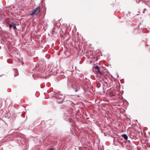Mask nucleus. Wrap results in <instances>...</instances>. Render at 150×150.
Instances as JSON below:
<instances>
[{
  "label": "nucleus",
  "mask_w": 150,
  "mask_h": 150,
  "mask_svg": "<svg viewBox=\"0 0 150 150\" xmlns=\"http://www.w3.org/2000/svg\"><path fill=\"white\" fill-rule=\"evenodd\" d=\"M79 90V88H76L75 89V92H77Z\"/></svg>",
  "instance_id": "nucleus-5"
},
{
  "label": "nucleus",
  "mask_w": 150,
  "mask_h": 150,
  "mask_svg": "<svg viewBox=\"0 0 150 150\" xmlns=\"http://www.w3.org/2000/svg\"><path fill=\"white\" fill-rule=\"evenodd\" d=\"M9 26L10 28H13L14 29L16 28V25L15 24L12 23V24H9Z\"/></svg>",
  "instance_id": "nucleus-3"
},
{
  "label": "nucleus",
  "mask_w": 150,
  "mask_h": 150,
  "mask_svg": "<svg viewBox=\"0 0 150 150\" xmlns=\"http://www.w3.org/2000/svg\"><path fill=\"white\" fill-rule=\"evenodd\" d=\"M144 11H143V13H144Z\"/></svg>",
  "instance_id": "nucleus-7"
},
{
  "label": "nucleus",
  "mask_w": 150,
  "mask_h": 150,
  "mask_svg": "<svg viewBox=\"0 0 150 150\" xmlns=\"http://www.w3.org/2000/svg\"><path fill=\"white\" fill-rule=\"evenodd\" d=\"M146 9L144 8V11H146Z\"/></svg>",
  "instance_id": "nucleus-6"
},
{
  "label": "nucleus",
  "mask_w": 150,
  "mask_h": 150,
  "mask_svg": "<svg viewBox=\"0 0 150 150\" xmlns=\"http://www.w3.org/2000/svg\"><path fill=\"white\" fill-rule=\"evenodd\" d=\"M93 72L96 73H98L100 75L102 74L100 70L99 67L97 66H96L93 67Z\"/></svg>",
  "instance_id": "nucleus-2"
},
{
  "label": "nucleus",
  "mask_w": 150,
  "mask_h": 150,
  "mask_svg": "<svg viewBox=\"0 0 150 150\" xmlns=\"http://www.w3.org/2000/svg\"><path fill=\"white\" fill-rule=\"evenodd\" d=\"M121 136L125 140L127 139L128 138V137L127 135L125 134H122L121 135Z\"/></svg>",
  "instance_id": "nucleus-4"
},
{
  "label": "nucleus",
  "mask_w": 150,
  "mask_h": 150,
  "mask_svg": "<svg viewBox=\"0 0 150 150\" xmlns=\"http://www.w3.org/2000/svg\"><path fill=\"white\" fill-rule=\"evenodd\" d=\"M40 11V6H38L35 8L33 11H32V13L30 14V15L33 16V15H37Z\"/></svg>",
  "instance_id": "nucleus-1"
}]
</instances>
